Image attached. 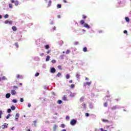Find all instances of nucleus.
I'll return each mask as SVG.
<instances>
[{
    "label": "nucleus",
    "instance_id": "nucleus-45",
    "mask_svg": "<svg viewBox=\"0 0 131 131\" xmlns=\"http://www.w3.org/2000/svg\"><path fill=\"white\" fill-rule=\"evenodd\" d=\"M89 107H90V108H93V104H90Z\"/></svg>",
    "mask_w": 131,
    "mask_h": 131
},
{
    "label": "nucleus",
    "instance_id": "nucleus-59",
    "mask_svg": "<svg viewBox=\"0 0 131 131\" xmlns=\"http://www.w3.org/2000/svg\"><path fill=\"white\" fill-rule=\"evenodd\" d=\"M63 2L65 4H66V3H67V2L66 1V0H63Z\"/></svg>",
    "mask_w": 131,
    "mask_h": 131
},
{
    "label": "nucleus",
    "instance_id": "nucleus-2",
    "mask_svg": "<svg viewBox=\"0 0 131 131\" xmlns=\"http://www.w3.org/2000/svg\"><path fill=\"white\" fill-rule=\"evenodd\" d=\"M70 124L71 125H75L76 124V120L73 119L71 121Z\"/></svg>",
    "mask_w": 131,
    "mask_h": 131
},
{
    "label": "nucleus",
    "instance_id": "nucleus-21",
    "mask_svg": "<svg viewBox=\"0 0 131 131\" xmlns=\"http://www.w3.org/2000/svg\"><path fill=\"white\" fill-rule=\"evenodd\" d=\"M14 4H15V6H18V5H19V2L16 1L14 2Z\"/></svg>",
    "mask_w": 131,
    "mask_h": 131
},
{
    "label": "nucleus",
    "instance_id": "nucleus-57",
    "mask_svg": "<svg viewBox=\"0 0 131 131\" xmlns=\"http://www.w3.org/2000/svg\"><path fill=\"white\" fill-rule=\"evenodd\" d=\"M100 130L104 131V129H103V128H100Z\"/></svg>",
    "mask_w": 131,
    "mask_h": 131
},
{
    "label": "nucleus",
    "instance_id": "nucleus-24",
    "mask_svg": "<svg viewBox=\"0 0 131 131\" xmlns=\"http://www.w3.org/2000/svg\"><path fill=\"white\" fill-rule=\"evenodd\" d=\"M75 87V84H72L71 85V89H74Z\"/></svg>",
    "mask_w": 131,
    "mask_h": 131
},
{
    "label": "nucleus",
    "instance_id": "nucleus-49",
    "mask_svg": "<svg viewBox=\"0 0 131 131\" xmlns=\"http://www.w3.org/2000/svg\"><path fill=\"white\" fill-rule=\"evenodd\" d=\"M90 115V114H89V113H86L85 114V116H86V117H89Z\"/></svg>",
    "mask_w": 131,
    "mask_h": 131
},
{
    "label": "nucleus",
    "instance_id": "nucleus-61",
    "mask_svg": "<svg viewBox=\"0 0 131 131\" xmlns=\"http://www.w3.org/2000/svg\"><path fill=\"white\" fill-rule=\"evenodd\" d=\"M2 18H3V16H2V15H0V19H2Z\"/></svg>",
    "mask_w": 131,
    "mask_h": 131
},
{
    "label": "nucleus",
    "instance_id": "nucleus-10",
    "mask_svg": "<svg viewBox=\"0 0 131 131\" xmlns=\"http://www.w3.org/2000/svg\"><path fill=\"white\" fill-rule=\"evenodd\" d=\"M11 95H16V91L15 90H11Z\"/></svg>",
    "mask_w": 131,
    "mask_h": 131
},
{
    "label": "nucleus",
    "instance_id": "nucleus-40",
    "mask_svg": "<svg viewBox=\"0 0 131 131\" xmlns=\"http://www.w3.org/2000/svg\"><path fill=\"white\" fill-rule=\"evenodd\" d=\"M83 108H85V104L84 103H82Z\"/></svg>",
    "mask_w": 131,
    "mask_h": 131
},
{
    "label": "nucleus",
    "instance_id": "nucleus-15",
    "mask_svg": "<svg viewBox=\"0 0 131 131\" xmlns=\"http://www.w3.org/2000/svg\"><path fill=\"white\" fill-rule=\"evenodd\" d=\"M11 110H15V109H16V107H15L14 105H12L11 106Z\"/></svg>",
    "mask_w": 131,
    "mask_h": 131
},
{
    "label": "nucleus",
    "instance_id": "nucleus-41",
    "mask_svg": "<svg viewBox=\"0 0 131 131\" xmlns=\"http://www.w3.org/2000/svg\"><path fill=\"white\" fill-rule=\"evenodd\" d=\"M21 76H20V75H16V77H17V78H21Z\"/></svg>",
    "mask_w": 131,
    "mask_h": 131
},
{
    "label": "nucleus",
    "instance_id": "nucleus-25",
    "mask_svg": "<svg viewBox=\"0 0 131 131\" xmlns=\"http://www.w3.org/2000/svg\"><path fill=\"white\" fill-rule=\"evenodd\" d=\"M125 20L127 22H129V18L128 17H125Z\"/></svg>",
    "mask_w": 131,
    "mask_h": 131
},
{
    "label": "nucleus",
    "instance_id": "nucleus-42",
    "mask_svg": "<svg viewBox=\"0 0 131 131\" xmlns=\"http://www.w3.org/2000/svg\"><path fill=\"white\" fill-rule=\"evenodd\" d=\"M69 53H70V50H68L66 51V54H69Z\"/></svg>",
    "mask_w": 131,
    "mask_h": 131
},
{
    "label": "nucleus",
    "instance_id": "nucleus-52",
    "mask_svg": "<svg viewBox=\"0 0 131 131\" xmlns=\"http://www.w3.org/2000/svg\"><path fill=\"white\" fill-rule=\"evenodd\" d=\"M82 18L83 19H85V18H86V16L85 15H83Z\"/></svg>",
    "mask_w": 131,
    "mask_h": 131
},
{
    "label": "nucleus",
    "instance_id": "nucleus-20",
    "mask_svg": "<svg viewBox=\"0 0 131 131\" xmlns=\"http://www.w3.org/2000/svg\"><path fill=\"white\" fill-rule=\"evenodd\" d=\"M76 76L77 78H78L80 76V74L79 73H77Z\"/></svg>",
    "mask_w": 131,
    "mask_h": 131
},
{
    "label": "nucleus",
    "instance_id": "nucleus-37",
    "mask_svg": "<svg viewBox=\"0 0 131 131\" xmlns=\"http://www.w3.org/2000/svg\"><path fill=\"white\" fill-rule=\"evenodd\" d=\"M11 110L10 108H9V109H8V110H7L8 113H11Z\"/></svg>",
    "mask_w": 131,
    "mask_h": 131
},
{
    "label": "nucleus",
    "instance_id": "nucleus-58",
    "mask_svg": "<svg viewBox=\"0 0 131 131\" xmlns=\"http://www.w3.org/2000/svg\"><path fill=\"white\" fill-rule=\"evenodd\" d=\"M69 83H72V80L69 81Z\"/></svg>",
    "mask_w": 131,
    "mask_h": 131
},
{
    "label": "nucleus",
    "instance_id": "nucleus-19",
    "mask_svg": "<svg viewBox=\"0 0 131 131\" xmlns=\"http://www.w3.org/2000/svg\"><path fill=\"white\" fill-rule=\"evenodd\" d=\"M103 122H109V120L106 119H102Z\"/></svg>",
    "mask_w": 131,
    "mask_h": 131
},
{
    "label": "nucleus",
    "instance_id": "nucleus-7",
    "mask_svg": "<svg viewBox=\"0 0 131 131\" xmlns=\"http://www.w3.org/2000/svg\"><path fill=\"white\" fill-rule=\"evenodd\" d=\"M19 117H20V114H16L15 115V121H18V118H19Z\"/></svg>",
    "mask_w": 131,
    "mask_h": 131
},
{
    "label": "nucleus",
    "instance_id": "nucleus-33",
    "mask_svg": "<svg viewBox=\"0 0 131 131\" xmlns=\"http://www.w3.org/2000/svg\"><path fill=\"white\" fill-rule=\"evenodd\" d=\"M52 4V1H49V3L48 4V7H51V5Z\"/></svg>",
    "mask_w": 131,
    "mask_h": 131
},
{
    "label": "nucleus",
    "instance_id": "nucleus-14",
    "mask_svg": "<svg viewBox=\"0 0 131 131\" xmlns=\"http://www.w3.org/2000/svg\"><path fill=\"white\" fill-rule=\"evenodd\" d=\"M12 30H13V31H16L17 30V28H16V27L13 26L12 27Z\"/></svg>",
    "mask_w": 131,
    "mask_h": 131
},
{
    "label": "nucleus",
    "instance_id": "nucleus-4",
    "mask_svg": "<svg viewBox=\"0 0 131 131\" xmlns=\"http://www.w3.org/2000/svg\"><path fill=\"white\" fill-rule=\"evenodd\" d=\"M8 125H9V124H7V123H4L2 126V128L4 129L5 128H8Z\"/></svg>",
    "mask_w": 131,
    "mask_h": 131
},
{
    "label": "nucleus",
    "instance_id": "nucleus-17",
    "mask_svg": "<svg viewBox=\"0 0 131 131\" xmlns=\"http://www.w3.org/2000/svg\"><path fill=\"white\" fill-rule=\"evenodd\" d=\"M66 78H67V79H69V78H70V75L67 74L66 75Z\"/></svg>",
    "mask_w": 131,
    "mask_h": 131
},
{
    "label": "nucleus",
    "instance_id": "nucleus-12",
    "mask_svg": "<svg viewBox=\"0 0 131 131\" xmlns=\"http://www.w3.org/2000/svg\"><path fill=\"white\" fill-rule=\"evenodd\" d=\"M75 95H76V94H75V93H71L70 95V97H74L75 96Z\"/></svg>",
    "mask_w": 131,
    "mask_h": 131
},
{
    "label": "nucleus",
    "instance_id": "nucleus-51",
    "mask_svg": "<svg viewBox=\"0 0 131 131\" xmlns=\"http://www.w3.org/2000/svg\"><path fill=\"white\" fill-rule=\"evenodd\" d=\"M20 102H24V99H23V98H20Z\"/></svg>",
    "mask_w": 131,
    "mask_h": 131
},
{
    "label": "nucleus",
    "instance_id": "nucleus-54",
    "mask_svg": "<svg viewBox=\"0 0 131 131\" xmlns=\"http://www.w3.org/2000/svg\"><path fill=\"white\" fill-rule=\"evenodd\" d=\"M15 46L16 47V48H18L19 47V46H18V43H15Z\"/></svg>",
    "mask_w": 131,
    "mask_h": 131
},
{
    "label": "nucleus",
    "instance_id": "nucleus-48",
    "mask_svg": "<svg viewBox=\"0 0 131 131\" xmlns=\"http://www.w3.org/2000/svg\"><path fill=\"white\" fill-rule=\"evenodd\" d=\"M38 75H39V73H36L35 74V76H38Z\"/></svg>",
    "mask_w": 131,
    "mask_h": 131
},
{
    "label": "nucleus",
    "instance_id": "nucleus-30",
    "mask_svg": "<svg viewBox=\"0 0 131 131\" xmlns=\"http://www.w3.org/2000/svg\"><path fill=\"white\" fill-rule=\"evenodd\" d=\"M2 115H3V111H0V118H2Z\"/></svg>",
    "mask_w": 131,
    "mask_h": 131
},
{
    "label": "nucleus",
    "instance_id": "nucleus-32",
    "mask_svg": "<svg viewBox=\"0 0 131 131\" xmlns=\"http://www.w3.org/2000/svg\"><path fill=\"white\" fill-rule=\"evenodd\" d=\"M52 63H53V64H55V63H56V60L55 59H53L52 61H51Z\"/></svg>",
    "mask_w": 131,
    "mask_h": 131
},
{
    "label": "nucleus",
    "instance_id": "nucleus-13",
    "mask_svg": "<svg viewBox=\"0 0 131 131\" xmlns=\"http://www.w3.org/2000/svg\"><path fill=\"white\" fill-rule=\"evenodd\" d=\"M62 99L63 100V101H67V97L64 96L62 98Z\"/></svg>",
    "mask_w": 131,
    "mask_h": 131
},
{
    "label": "nucleus",
    "instance_id": "nucleus-31",
    "mask_svg": "<svg viewBox=\"0 0 131 131\" xmlns=\"http://www.w3.org/2000/svg\"><path fill=\"white\" fill-rule=\"evenodd\" d=\"M61 127H62V128H64V127H65V124H61Z\"/></svg>",
    "mask_w": 131,
    "mask_h": 131
},
{
    "label": "nucleus",
    "instance_id": "nucleus-27",
    "mask_svg": "<svg viewBox=\"0 0 131 131\" xmlns=\"http://www.w3.org/2000/svg\"><path fill=\"white\" fill-rule=\"evenodd\" d=\"M83 100H84V98L83 97H81L80 99L81 102H83Z\"/></svg>",
    "mask_w": 131,
    "mask_h": 131
},
{
    "label": "nucleus",
    "instance_id": "nucleus-3",
    "mask_svg": "<svg viewBox=\"0 0 131 131\" xmlns=\"http://www.w3.org/2000/svg\"><path fill=\"white\" fill-rule=\"evenodd\" d=\"M92 84V81H90V82H84V86H86V85H91Z\"/></svg>",
    "mask_w": 131,
    "mask_h": 131
},
{
    "label": "nucleus",
    "instance_id": "nucleus-16",
    "mask_svg": "<svg viewBox=\"0 0 131 131\" xmlns=\"http://www.w3.org/2000/svg\"><path fill=\"white\" fill-rule=\"evenodd\" d=\"M50 56H47V58H46V62H48V61H50Z\"/></svg>",
    "mask_w": 131,
    "mask_h": 131
},
{
    "label": "nucleus",
    "instance_id": "nucleus-34",
    "mask_svg": "<svg viewBox=\"0 0 131 131\" xmlns=\"http://www.w3.org/2000/svg\"><path fill=\"white\" fill-rule=\"evenodd\" d=\"M83 52H86V51H87L86 47L84 48L83 49Z\"/></svg>",
    "mask_w": 131,
    "mask_h": 131
},
{
    "label": "nucleus",
    "instance_id": "nucleus-23",
    "mask_svg": "<svg viewBox=\"0 0 131 131\" xmlns=\"http://www.w3.org/2000/svg\"><path fill=\"white\" fill-rule=\"evenodd\" d=\"M9 7L10 9H12L13 8V5L9 4Z\"/></svg>",
    "mask_w": 131,
    "mask_h": 131
},
{
    "label": "nucleus",
    "instance_id": "nucleus-44",
    "mask_svg": "<svg viewBox=\"0 0 131 131\" xmlns=\"http://www.w3.org/2000/svg\"><path fill=\"white\" fill-rule=\"evenodd\" d=\"M28 107H29V108H30L31 107V104L30 103H29L28 105Z\"/></svg>",
    "mask_w": 131,
    "mask_h": 131
},
{
    "label": "nucleus",
    "instance_id": "nucleus-55",
    "mask_svg": "<svg viewBox=\"0 0 131 131\" xmlns=\"http://www.w3.org/2000/svg\"><path fill=\"white\" fill-rule=\"evenodd\" d=\"M51 53V50H49L47 52V54H50Z\"/></svg>",
    "mask_w": 131,
    "mask_h": 131
},
{
    "label": "nucleus",
    "instance_id": "nucleus-50",
    "mask_svg": "<svg viewBox=\"0 0 131 131\" xmlns=\"http://www.w3.org/2000/svg\"><path fill=\"white\" fill-rule=\"evenodd\" d=\"M124 33L125 34H126V33H127V31L124 30Z\"/></svg>",
    "mask_w": 131,
    "mask_h": 131
},
{
    "label": "nucleus",
    "instance_id": "nucleus-8",
    "mask_svg": "<svg viewBox=\"0 0 131 131\" xmlns=\"http://www.w3.org/2000/svg\"><path fill=\"white\" fill-rule=\"evenodd\" d=\"M57 128H58V125H54L53 127V131H56Z\"/></svg>",
    "mask_w": 131,
    "mask_h": 131
},
{
    "label": "nucleus",
    "instance_id": "nucleus-5",
    "mask_svg": "<svg viewBox=\"0 0 131 131\" xmlns=\"http://www.w3.org/2000/svg\"><path fill=\"white\" fill-rule=\"evenodd\" d=\"M5 24H10V25H12L13 24V21H8V20H5Z\"/></svg>",
    "mask_w": 131,
    "mask_h": 131
},
{
    "label": "nucleus",
    "instance_id": "nucleus-1",
    "mask_svg": "<svg viewBox=\"0 0 131 131\" xmlns=\"http://www.w3.org/2000/svg\"><path fill=\"white\" fill-rule=\"evenodd\" d=\"M80 23L81 25H83V27H85V28H87L88 29H90V26L86 23L84 24V20H81L80 21Z\"/></svg>",
    "mask_w": 131,
    "mask_h": 131
},
{
    "label": "nucleus",
    "instance_id": "nucleus-22",
    "mask_svg": "<svg viewBox=\"0 0 131 131\" xmlns=\"http://www.w3.org/2000/svg\"><path fill=\"white\" fill-rule=\"evenodd\" d=\"M4 18L5 19H7L8 18H9V15L8 14H6L5 16H4Z\"/></svg>",
    "mask_w": 131,
    "mask_h": 131
},
{
    "label": "nucleus",
    "instance_id": "nucleus-29",
    "mask_svg": "<svg viewBox=\"0 0 131 131\" xmlns=\"http://www.w3.org/2000/svg\"><path fill=\"white\" fill-rule=\"evenodd\" d=\"M57 103H58V104H62V100H59L57 101Z\"/></svg>",
    "mask_w": 131,
    "mask_h": 131
},
{
    "label": "nucleus",
    "instance_id": "nucleus-64",
    "mask_svg": "<svg viewBox=\"0 0 131 131\" xmlns=\"http://www.w3.org/2000/svg\"><path fill=\"white\" fill-rule=\"evenodd\" d=\"M62 131H66V129H63Z\"/></svg>",
    "mask_w": 131,
    "mask_h": 131
},
{
    "label": "nucleus",
    "instance_id": "nucleus-53",
    "mask_svg": "<svg viewBox=\"0 0 131 131\" xmlns=\"http://www.w3.org/2000/svg\"><path fill=\"white\" fill-rule=\"evenodd\" d=\"M11 2L12 3V4H14V3H15V1L11 0Z\"/></svg>",
    "mask_w": 131,
    "mask_h": 131
},
{
    "label": "nucleus",
    "instance_id": "nucleus-26",
    "mask_svg": "<svg viewBox=\"0 0 131 131\" xmlns=\"http://www.w3.org/2000/svg\"><path fill=\"white\" fill-rule=\"evenodd\" d=\"M45 49H46L47 50L50 49V46L49 45L45 46Z\"/></svg>",
    "mask_w": 131,
    "mask_h": 131
},
{
    "label": "nucleus",
    "instance_id": "nucleus-6",
    "mask_svg": "<svg viewBox=\"0 0 131 131\" xmlns=\"http://www.w3.org/2000/svg\"><path fill=\"white\" fill-rule=\"evenodd\" d=\"M50 72L51 73H55L56 72V69L54 68H51L50 70Z\"/></svg>",
    "mask_w": 131,
    "mask_h": 131
},
{
    "label": "nucleus",
    "instance_id": "nucleus-38",
    "mask_svg": "<svg viewBox=\"0 0 131 131\" xmlns=\"http://www.w3.org/2000/svg\"><path fill=\"white\" fill-rule=\"evenodd\" d=\"M12 102H13V103H17V100H16V99H13V100H12Z\"/></svg>",
    "mask_w": 131,
    "mask_h": 131
},
{
    "label": "nucleus",
    "instance_id": "nucleus-60",
    "mask_svg": "<svg viewBox=\"0 0 131 131\" xmlns=\"http://www.w3.org/2000/svg\"><path fill=\"white\" fill-rule=\"evenodd\" d=\"M78 42H75V45H78Z\"/></svg>",
    "mask_w": 131,
    "mask_h": 131
},
{
    "label": "nucleus",
    "instance_id": "nucleus-9",
    "mask_svg": "<svg viewBox=\"0 0 131 131\" xmlns=\"http://www.w3.org/2000/svg\"><path fill=\"white\" fill-rule=\"evenodd\" d=\"M6 99H9V98H10V97H11V94L10 93H7L6 96H5Z\"/></svg>",
    "mask_w": 131,
    "mask_h": 131
},
{
    "label": "nucleus",
    "instance_id": "nucleus-11",
    "mask_svg": "<svg viewBox=\"0 0 131 131\" xmlns=\"http://www.w3.org/2000/svg\"><path fill=\"white\" fill-rule=\"evenodd\" d=\"M1 79L2 80H8V79L6 77V76H3L2 78H1Z\"/></svg>",
    "mask_w": 131,
    "mask_h": 131
},
{
    "label": "nucleus",
    "instance_id": "nucleus-47",
    "mask_svg": "<svg viewBox=\"0 0 131 131\" xmlns=\"http://www.w3.org/2000/svg\"><path fill=\"white\" fill-rule=\"evenodd\" d=\"M66 119H67V120H69V119H70L69 116H67Z\"/></svg>",
    "mask_w": 131,
    "mask_h": 131
},
{
    "label": "nucleus",
    "instance_id": "nucleus-56",
    "mask_svg": "<svg viewBox=\"0 0 131 131\" xmlns=\"http://www.w3.org/2000/svg\"><path fill=\"white\" fill-rule=\"evenodd\" d=\"M110 127V125L106 126V128H109Z\"/></svg>",
    "mask_w": 131,
    "mask_h": 131
},
{
    "label": "nucleus",
    "instance_id": "nucleus-46",
    "mask_svg": "<svg viewBox=\"0 0 131 131\" xmlns=\"http://www.w3.org/2000/svg\"><path fill=\"white\" fill-rule=\"evenodd\" d=\"M58 69H62V67H61V66H59L58 67Z\"/></svg>",
    "mask_w": 131,
    "mask_h": 131
},
{
    "label": "nucleus",
    "instance_id": "nucleus-63",
    "mask_svg": "<svg viewBox=\"0 0 131 131\" xmlns=\"http://www.w3.org/2000/svg\"><path fill=\"white\" fill-rule=\"evenodd\" d=\"M85 80H89V78H88L87 77L85 78Z\"/></svg>",
    "mask_w": 131,
    "mask_h": 131
},
{
    "label": "nucleus",
    "instance_id": "nucleus-36",
    "mask_svg": "<svg viewBox=\"0 0 131 131\" xmlns=\"http://www.w3.org/2000/svg\"><path fill=\"white\" fill-rule=\"evenodd\" d=\"M112 110H116V106H114L111 108Z\"/></svg>",
    "mask_w": 131,
    "mask_h": 131
},
{
    "label": "nucleus",
    "instance_id": "nucleus-43",
    "mask_svg": "<svg viewBox=\"0 0 131 131\" xmlns=\"http://www.w3.org/2000/svg\"><path fill=\"white\" fill-rule=\"evenodd\" d=\"M40 55L41 56V57H43V56H45V54L43 53H42L40 54Z\"/></svg>",
    "mask_w": 131,
    "mask_h": 131
},
{
    "label": "nucleus",
    "instance_id": "nucleus-35",
    "mask_svg": "<svg viewBox=\"0 0 131 131\" xmlns=\"http://www.w3.org/2000/svg\"><path fill=\"white\" fill-rule=\"evenodd\" d=\"M57 8H58V9H60V8H61V5L58 4V5H57Z\"/></svg>",
    "mask_w": 131,
    "mask_h": 131
},
{
    "label": "nucleus",
    "instance_id": "nucleus-18",
    "mask_svg": "<svg viewBox=\"0 0 131 131\" xmlns=\"http://www.w3.org/2000/svg\"><path fill=\"white\" fill-rule=\"evenodd\" d=\"M11 114H8L7 116H6V119H9L10 118V117H11Z\"/></svg>",
    "mask_w": 131,
    "mask_h": 131
},
{
    "label": "nucleus",
    "instance_id": "nucleus-62",
    "mask_svg": "<svg viewBox=\"0 0 131 131\" xmlns=\"http://www.w3.org/2000/svg\"><path fill=\"white\" fill-rule=\"evenodd\" d=\"M14 127H12L11 128L12 130H14Z\"/></svg>",
    "mask_w": 131,
    "mask_h": 131
},
{
    "label": "nucleus",
    "instance_id": "nucleus-28",
    "mask_svg": "<svg viewBox=\"0 0 131 131\" xmlns=\"http://www.w3.org/2000/svg\"><path fill=\"white\" fill-rule=\"evenodd\" d=\"M61 73H58V74H57V76L58 77H60V76H61Z\"/></svg>",
    "mask_w": 131,
    "mask_h": 131
},
{
    "label": "nucleus",
    "instance_id": "nucleus-39",
    "mask_svg": "<svg viewBox=\"0 0 131 131\" xmlns=\"http://www.w3.org/2000/svg\"><path fill=\"white\" fill-rule=\"evenodd\" d=\"M107 105H108V104H107V102H105V103H104V107H107Z\"/></svg>",
    "mask_w": 131,
    "mask_h": 131
}]
</instances>
